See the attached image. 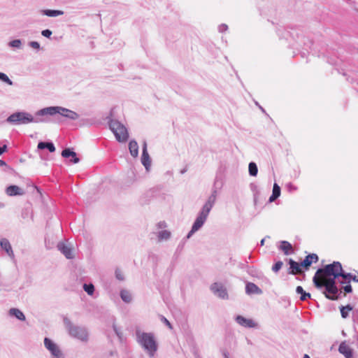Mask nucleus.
I'll list each match as a JSON object with an SVG mask.
<instances>
[{"label": "nucleus", "mask_w": 358, "mask_h": 358, "mask_svg": "<svg viewBox=\"0 0 358 358\" xmlns=\"http://www.w3.org/2000/svg\"><path fill=\"white\" fill-rule=\"evenodd\" d=\"M41 12L43 15H45L48 17H57L59 15H62L64 14V12L60 10L45 9L42 10Z\"/></svg>", "instance_id": "obj_28"}, {"label": "nucleus", "mask_w": 358, "mask_h": 358, "mask_svg": "<svg viewBox=\"0 0 358 358\" xmlns=\"http://www.w3.org/2000/svg\"><path fill=\"white\" fill-rule=\"evenodd\" d=\"M287 187L289 192L296 189V187L294 185H292L291 182H289L287 185Z\"/></svg>", "instance_id": "obj_49"}, {"label": "nucleus", "mask_w": 358, "mask_h": 358, "mask_svg": "<svg viewBox=\"0 0 358 358\" xmlns=\"http://www.w3.org/2000/svg\"><path fill=\"white\" fill-rule=\"evenodd\" d=\"M8 313L10 316L15 317L20 321H24L26 320L24 313L18 308H12L9 310Z\"/></svg>", "instance_id": "obj_26"}, {"label": "nucleus", "mask_w": 358, "mask_h": 358, "mask_svg": "<svg viewBox=\"0 0 358 358\" xmlns=\"http://www.w3.org/2000/svg\"><path fill=\"white\" fill-rule=\"evenodd\" d=\"M44 345L50 352L51 358H65V356L59 347L49 338H44Z\"/></svg>", "instance_id": "obj_7"}, {"label": "nucleus", "mask_w": 358, "mask_h": 358, "mask_svg": "<svg viewBox=\"0 0 358 358\" xmlns=\"http://www.w3.org/2000/svg\"><path fill=\"white\" fill-rule=\"evenodd\" d=\"M120 295L122 300L125 303H130L132 300L130 292L127 289H122Z\"/></svg>", "instance_id": "obj_31"}, {"label": "nucleus", "mask_w": 358, "mask_h": 358, "mask_svg": "<svg viewBox=\"0 0 358 358\" xmlns=\"http://www.w3.org/2000/svg\"><path fill=\"white\" fill-rule=\"evenodd\" d=\"M217 180H215L213 189H212L211 194L209 196L206 202L205 203V204L203 206V207L201 208V210H204L205 213H209L216 201L217 195Z\"/></svg>", "instance_id": "obj_8"}, {"label": "nucleus", "mask_w": 358, "mask_h": 358, "mask_svg": "<svg viewBox=\"0 0 358 358\" xmlns=\"http://www.w3.org/2000/svg\"><path fill=\"white\" fill-rule=\"evenodd\" d=\"M112 115L113 110L110 111V115L106 117L109 129L113 133L118 142H126L129 138V133L127 128L120 121L113 120Z\"/></svg>", "instance_id": "obj_4"}, {"label": "nucleus", "mask_w": 358, "mask_h": 358, "mask_svg": "<svg viewBox=\"0 0 358 358\" xmlns=\"http://www.w3.org/2000/svg\"><path fill=\"white\" fill-rule=\"evenodd\" d=\"M288 264L289 265L288 273L289 274H295L297 272L301 271V263H298L293 260L292 259H289L288 261Z\"/></svg>", "instance_id": "obj_22"}, {"label": "nucleus", "mask_w": 358, "mask_h": 358, "mask_svg": "<svg viewBox=\"0 0 358 358\" xmlns=\"http://www.w3.org/2000/svg\"><path fill=\"white\" fill-rule=\"evenodd\" d=\"M351 280H353L355 282H358V275H352Z\"/></svg>", "instance_id": "obj_53"}, {"label": "nucleus", "mask_w": 358, "mask_h": 358, "mask_svg": "<svg viewBox=\"0 0 358 358\" xmlns=\"http://www.w3.org/2000/svg\"><path fill=\"white\" fill-rule=\"evenodd\" d=\"M245 292L248 294H262L263 293L262 290L253 282L246 284Z\"/></svg>", "instance_id": "obj_21"}, {"label": "nucleus", "mask_w": 358, "mask_h": 358, "mask_svg": "<svg viewBox=\"0 0 358 358\" xmlns=\"http://www.w3.org/2000/svg\"><path fill=\"white\" fill-rule=\"evenodd\" d=\"M6 193L10 196H22L25 194L23 189L15 185H11L6 187Z\"/></svg>", "instance_id": "obj_15"}, {"label": "nucleus", "mask_w": 358, "mask_h": 358, "mask_svg": "<svg viewBox=\"0 0 358 358\" xmlns=\"http://www.w3.org/2000/svg\"><path fill=\"white\" fill-rule=\"evenodd\" d=\"M342 271V265L339 262H334L331 264L324 265L319 268L313 277L325 278L326 277L339 278L340 271Z\"/></svg>", "instance_id": "obj_6"}, {"label": "nucleus", "mask_w": 358, "mask_h": 358, "mask_svg": "<svg viewBox=\"0 0 358 358\" xmlns=\"http://www.w3.org/2000/svg\"><path fill=\"white\" fill-rule=\"evenodd\" d=\"M356 339H357L356 346L358 348V335L356 336Z\"/></svg>", "instance_id": "obj_59"}, {"label": "nucleus", "mask_w": 358, "mask_h": 358, "mask_svg": "<svg viewBox=\"0 0 358 358\" xmlns=\"http://www.w3.org/2000/svg\"><path fill=\"white\" fill-rule=\"evenodd\" d=\"M141 163L145 166L147 171L149 170L151 166V159L147 149V142L143 141L141 155Z\"/></svg>", "instance_id": "obj_14"}, {"label": "nucleus", "mask_w": 358, "mask_h": 358, "mask_svg": "<svg viewBox=\"0 0 358 358\" xmlns=\"http://www.w3.org/2000/svg\"><path fill=\"white\" fill-rule=\"evenodd\" d=\"M159 229H163L166 227V223L164 221H161L157 224Z\"/></svg>", "instance_id": "obj_48"}, {"label": "nucleus", "mask_w": 358, "mask_h": 358, "mask_svg": "<svg viewBox=\"0 0 358 358\" xmlns=\"http://www.w3.org/2000/svg\"><path fill=\"white\" fill-rule=\"evenodd\" d=\"M278 34L280 35V29H278Z\"/></svg>", "instance_id": "obj_62"}, {"label": "nucleus", "mask_w": 358, "mask_h": 358, "mask_svg": "<svg viewBox=\"0 0 358 358\" xmlns=\"http://www.w3.org/2000/svg\"><path fill=\"white\" fill-rule=\"evenodd\" d=\"M303 358H310L308 355H304Z\"/></svg>", "instance_id": "obj_60"}, {"label": "nucleus", "mask_w": 358, "mask_h": 358, "mask_svg": "<svg viewBox=\"0 0 358 358\" xmlns=\"http://www.w3.org/2000/svg\"><path fill=\"white\" fill-rule=\"evenodd\" d=\"M129 150L131 155L136 157L138 155V145L136 141L131 140L129 143Z\"/></svg>", "instance_id": "obj_25"}, {"label": "nucleus", "mask_w": 358, "mask_h": 358, "mask_svg": "<svg viewBox=\"0 0 358 358\" xmlns=\"http://www.w3.org/2000/svg\"><path fill=\"white\" fill-rule=\"evenodd\" d=\"M7 166V164L3 160L0 159V166Z\"/></svg>", "instance_id": "obj_54"}, {"label": "nucleus", "mask_w": 358, "mask_h": 358, "mask_svg": "<svg viewBox=\"0 0 358 358\" xmlns=\"http://www.w3.org/2000/svg\"><path fill=\"white\" fill-rule=\"evenodd\" d=\"M194 356H195V358H201L199 355L198 354V352H194Z\"/></svg>", "instance_id": "obj_57"}, {"label": "nucleus", "mask_w": 358, "mask_h": 358, "mask_svg": "<svg viewBox=\"0 0 358 358\" xmlns=\"http://www.w3.org/2000/svg\"><path fill=\"white\" fill-rule=\"evenodd\" d=\"M319 260L317 255L315 253L309 254L306 256L305 259L301 262L302 267L305 269H308L311 264L314 262L316 263Z\"/></svg>", "instance_id": "obj_17"}, {"label": "nucleus", "mask_w": 358, "mask_h": 358, "mask_svg": "<svg viewBox=\"0 0 358 358\" xmlns=\"http://www.w3.org/2000/svg\"><path fill=\"white\" fill-rule=\"evenodd\" d=\"M0 247H1V248L2 250H5L6 254L11 259H14L15 258V255H14V252L13 251L11 245H10L9 241L7 238H3L1 239V241H0Z\"/></svg>", "instance_id": "obj_19"}, {"label": "nucleus", "mask_w": 358, "mask_h": 358, "mask_svg": "<svg viewBox=\"0 0 358 358\" xmlns=\"http://www.w3.org/2000/svg\"><path fill=\"white\" fill-rule=\"evenodd\" d=\"M338 352L343 355L345 358H353V350L345 344V342H342L340 344Z\"/></svg>", "instance_id": "obj_20"}, {"label": "nucleus", "mask_w": 358, "mask_h": 358, "mask_svg": "<svg viewBox=\"0 0 358 358\" xmlns=\"http://www.w3.org/2000/svg\"><path fill=\"white\" fill-rule=\"evenodd\" d=\"M296 292L300 296V300L302 301H306L308 299H310V294L306 292L301 286H297L296 288Z\"/></svg>", "instance_id": "obj_29"}, {"label": "nucleus", "mask_w": 358, "mask_h": 358, "mask_svg": "<svg viewBox=\"0 0 358 358\" xmlns=\"http://www.w3.org/2000/svg\"><path fill=\"white\" fill-rule=\"evenodd\" d=\"M357 12H358V10H357Z\"/></svg>", "instance_id": "obj_63"}, {"label": "nucleus", "mask_w": 358, "mask_h": 358, "mask_svg": "<svg viewBox=\"0 0 358 358\" xmlns=\"http://www.w3.org/2000/svg\"><path fill=\"white\" fill-rule=\"evenodd\" d=\"M345 282H346L340 281V283H341V284H344V283H345Z\"/></svg>", "instance_id": "obj_61"}, {"label": "nucleus", "mask_w": 358, "mask_h": 358, "mask_svg": "<svg viewBox=\"0 0 358 358\" xmlns=\"http://www.w3.org/2000/svg\"><path fill=\"white\" fill-rule=\"evenodd\" d=\"M187 167L184 168L183 169H182L180 171V173L184 174L187 171Z\"/></svg>", "instance_id": "obj_55"}, {"label": "nucleus", "mask_w": 358, "mask_h": 358, "mask_svg": "<svg viewBox=\"0 0 358 358\" xmlns=\"http://www.w3.org/2000/svg\"><path fill=\"white\" fill-rule=\"evenodd\" d=\"M41 34L43 36L46 38H50L51 35L52 34V32L50 29H46L41 31Z\"/></svg>", "instance_id": "obj_45"}, {"label": "nucleus", "mask_w": 358, "mask_h": 358, "mask_svg": "<svg viewBox=\"0 0 358 358\" xmlns=\"http://www.w3.org/2000/svg\"><path fill=\"white\" fill-rule=\"evenodd\" d=\"M38 150L47 149L50 152H54L56 150L54 143L52 141H40L38 143Z\"/></svg>", "instance_id": "obj_23"}, {"label": "nucleus", "mask_w": 358, "mask_h": 358, "mask_svg": "<svg viewBox=\"0 0 358 358\" xmlns=\"http://www.w3.org/2000/svg\"><path fill=\"white\" fill-rule=\"evenodd\" d=\"M8 46L15 48H21L22 41L20 39H15L8 43Z\"/></svg>", "instance_id": "obj_38"}, {"label": "nucleus", "mask_w": 358, "mask_h": 358, "mask_svg": "<svg viewBox=\"0 0 358 358\" xmlns=\"http://www.w3.org/2000/svg\"><path fill=\"white\" fill-rule=\"evenodd\" d=\"M338 278L336 277H326L325 278H317L313 277V282L315 285V287L317 289H322L323 287L326 286H332V285H336V280Z\"/></svg>", "instance_id": "obj_9"}, {"label": "nucleus", "mask_w": 358, "mask_h": 358, "mask_svg": "<svg viewBox=\"0 0 358 358\" xmlns=\"http://www.w3.org/2000/svg\"><path fill=\"white\" fill-rule=\"evenodd\" d=\"M280 196V187L277 183H274L272 194L269 197V202L275 201Z\"/></svg>", "instance_id": "obj_27"}, {"label": "nucleus", "mask_w": 358, "mask_h": 358, "mask_svg": "<svg viewBox=\"0 0 358 358\" xmlns=\"http://www.w3.org/2000/svg\"><path fill=\"white\" fill-rule=\"evenodd\" d=\"M250 187H251V189L252 190V192H254V201L255 203L257 202V196H258V194H259V192L257 190V187L256 185L253 184V183H251L250 184Z\"/></svg>", "instance_id": "obj_41"}, {"label": "nucleus", "mask_w": 358, "mask_h": 358, "mask_svg": "<svg viewBox=\"0 0 358 358\" xmlns=\"http://www.w3.org/2000/svg\"><path fill=\"white\" fill-rule=\"evenodd\" d=\"M283 262L282 261H278L272 266V271L274 273H278L282 268Z\"/></svg>", "instance_id": "obj_39"}, {"label": "nucleus", "mask_w": 358, "mask_h": 358, "mask_svg": "<svg viewBox=\"0 0 358 358\" xmlns=\"http://www.w3.org/2000/svg\"><path fill=\"white\" fill-rule=\"evenodd\" d=\"M265 238H263L260 241V245L262 246L264 245Z\"/></svg>", "instance_id": "obj_56"}, {"label": "nucleus", "mask_w": 358, "mask_h": 358, "mask_svg": "<svg viewBox=\"0 0 358 358\" xmlns=\"http://www.w3.org/2000/svg\"><path fill=\"white\" fill-rule=\"evenodd\" d=\"M324 292H323L325 297L329 300L336 301L340 299L341 292L338 288L337 285L323 287Z\"/></svg>", "instance_id": "obj_10"}, {"label": "nucleus", "mask_w": 358, "mask_h": 358, "mask_svg": "<svg viewBox=\"0 0 358 358\" xmlns=\"http://www.w3.org/2000/svg\"><path fill=\"white\" fill-rule=\"evenodd\" d=\"M210 290L215 295L222 299H228L229 294L226 287L221 283L214 282L210 285Z\"/></svg>", "instance_id": "obj_11"}, {"label": "nucleus", "mask_w": 358, "mask_h": 358, "mask_svg": "<svg viewBox=\"0 0 358 358\" xmlns=\"http://www.w3.org/2000/svg\"><path fill=\"white\" fill-rule=\"evenodd\" d=\"M28 45L37 50L41 49L40 43L37 41H30L28 43Z\"/></svg>", "instance_id": "obj_43"}, {"label": "nucleus", "mask_w": 358, "mask_h": 358, "mask_svg": "<svg viewBox=\"0 0 358 358\" xmlns=\"http://www.w3.org/2000/svg\"><path fill=\"white\" fill-rule=\"evenodd\" d=\"M7 145H3V146H0V156L3 155L7 150Z\"/></svg>", "instance_id": "obj_51"}, {"label": "nucleus", "mask_w": 358, "mask_h": 358, "mask_svg": "<svg viewBox=\"0 0 358 358\" xmlns=\"http://www.w3.org/2000/svg\"><path fill=\"white\" fill-rule=\"evenodd\" d=\"M339 278L341 277L343 279L347 281L348 283H350L351 278L352 277V274L350 273H346L342 268V271H340Z\"/></svg>", "instance_id": "obj_35"}, {"label": "nucleus", "mask_w": 358, "mask_h": 358, "mask_svg": "<svg viewBox=\"0 0 358 358\" xmlns=\"http://www.w3.org/2000/svg\"><path fill=\"white\" fill-rule=\"evenodd\" d=\"M279 249L282 250L285 255H289L293 252L292 244L287 241H281L280 242Z\"/></svg>", "instance_id": "obj_24"}, {"label": "nucleus", "mask_w": 358, "mask_h": 358, "mask_svg": "<svg viewBox=\"0 0 358 358\" xmlns=\"http://www.w3.org/2000/svg\"><path fill=\"white\" fill-rule=\"evenodd\" d=\"M62 156L64 158H71L70 159L71 162L73 164H77L80 162V159L77 157V154L76 152L72 150L71 148H64L62 152Z\"/></svg>", "instance_id": "obj_18"}, {"label": "nucleus", "mask_w": 358, "mask_h": 358, "mask_svg": "<svg viewBox=\"0 0 358 358\" xmlns=\"http://www.w3.org/2000/svg\"><path fill=\"white\" fill-rule=\"evenodd\" d=\"M249 174L251 176H256L258 173V168L256 163L251 162L248 165Z\"/></svg>", "instance_id": "obj_33"}, {"label": "nucleus", "mask_w": 358, "mask_h": 358, "mask_svg": "<svg viewBox=\"0 0 358 358\" xmlns=\"http://www.w3.org/2000/svg\"><path fill=\"white\" fill-rule=\"evenodd\" d=\"M57 249L59 250L66 259H71L73 258V250L71 247L68 246L64 243H59L57 244Z\"/></svg>", "instance_id": "obj_16"}, {"label": "nucleus", "mask_w": 358, "mask_h": 358, "mask_svg": "<svg viewBox=\"0 0 358 358\" xmlns=\"http://www.w3.org/2000/svg\"><path fill=\"white\" fill-rule=\"evenodd\" d=\"M31 214L28 208H23L21 212V217L22 219H27L29 215Z\"/></svg>", "instance_id": "obj_42"}, {"label": "nucleus", "mask_w": 358, "mask_h": 358, "mask_svg": "<svg viewBox=\"0 0 358 358\" xmlns=\"http://www.w3.org/2000/svg\"><path fill=\"white\" fill-rule=\"evenodd\" d=\"M222 355L224 356V358H230L229 357V353L226 350H222Z\"/></svg>", "instance_id": "obj_52"}, {"label": "nucleus", "mask_w": 358, "mask_h": 358, "mask_svg": "<svg viewBox=\"0 0 358 358\" xmlns=\"http://www.w3.org/2000/svg\"><path fill=\"white\" fill-rule=\"evenodd\" d=\"M115 278L117 280H119L120 281L124 280V274L122 273V272L121 271V270L120 268L115 269Z\"/></svg>", "instance_id": "obj_40"}, {"label": "nucleus", "mask_w": 358, "mask_h": 358, "mask_svg": "<svg viewBox=\"0 0 358 358\" xmlns=\"http://www.w3.org/2000/svg\"><path fill=\"white\" fill-rule=\"evenodd\" d=\"M83 289L89 295H92L94 292V286L92 283H85L83 285Z\"/></svg>", "instance_id": "obj_37"}, {"label": "nucleus", "mask_w": 358, "mask_h": 358, "mask_svg": "<svg viewBox=\"0 0 358 358\" xmlns=\"http://www.w3.org/2000/svg\"><path fill=\"white\" fill-rule=\"evenodd\" d=\"M343 289L345 294H350L352 292V287L350 283L343 287Z\"/></svg>", "instance_id": "obj_46"}, {"label": "nucleus", "mask_w": 358, "mask_h": 358, "mask_svg": "<svg viewBox=\"0 0 358 358\" xmlns=\"http://www.w3.org/2000/svg\"><path fill=\"white\" fill-rule=\"evenodd\" d=\"M64 324L69 334L75 338L82 341H87L88 331L84 327L74 325L71 321L66 317H64Z\"/></svg>", "instance_id": "obj_5"}, {"label": "nucleus", "mask_w": 358, "mask_h": 358, "mask_svg": "<svg viewBox=\"0 0 358 358\" xmlns=\"http://www.w3.org/2000/svg\"><path fill=\"white\" fill-rule=\"evenodd\" d=\"M171 235V234L169 231H167V230L160 231H159L158 235H157L158 240H159V241H162L164 240L166 241L170 238Z\"/></svg>", "instance_id": "obj_32"}, {"label": "nucleus", "mask_w": 358, "mask_h": 358, "mask_svg": "<svg viewBox=\"0 0 358 358\" xmlns=\"http://www.w3.org/2000/svg\"><path fill=\"white\" fill-rule=\"evenodd\" d=\"M0 80L8 84V85H13V82L8 78V76L6 73L3 72H0Z\"/></svg>", "instance_id": "obj_36"}, {"label": "nucleus", "mask_w": 358, "mask_h": 358, "mask_svg": "<svg viewBox=\"0 0 358 358\" xmlns=\"http://www.w3.org/2000/svg\"><path fill=\"white\" fill-rule=\"evenodd\" d=\"M208 214V213H205L204 210H201L192 226L194 230L199 231L202 227L207 220Z\"/></svg>", "instance_id": "obj_13"}, {"label": "nucleus", "mask_w": 358, "mask_h": 358, "mask_svg": "<svg viewBox=\"0 0 358 358\" xmlns=\"http://www.w3.org/2000/svg\"><path fill=\"white\" fill-rule=\"evenodd\" d=\"M136 341L147 352L150 357H153L158 350V343L153 333L141 332L136 331Z\"/></svg>", "instance_id": "obj_1"}, {"label": "nucleus", "mask_w": 358, "mask_h": 358, "mask_svg": "<svg viewBox=\"0 0 358 358\" xmlns=\"http://www.w3.org/2000/svg\"><path fill=\"white\" fill-rule=\"evenodd\" d=\"M113 329L117 336L118 337L120 341L122 343L124 340V337L123 333L119 329V328L116 326L115 324H113Z\"/></svg>", "instance_id": "obj_34"}, {"label": "nucleus", "mask_w": 358, "mask_h": 358, "mask_svg": "<svg viewBox=\"0 0 358 358\" xmlns=\"http://www.w3.org/2000/svg\"><path fill=\"white\" fill-rule=\"evenodd\" d=\"M341 315L343 318H347L349 316V312L353 309L352 306L348 304L346 306H341L339 307Z\"/></svg>", "instance_id": "obj_30"}, {"label": "nucleus", "mask_w": 358, "mask_h": 358, "mask_svg": "<svg viewBox=\"0 0 358 358\" xmlns=\"http://www.w3.org/2000/svg\"><path fill=\"white\" fill-rule=\"evenodd\" d=\"M220 32L225 31L228 29V26L226 24H222L218 27Z\"/></svg>", "instance_id": "obj_47"}, {"label": "nucleus", "mask_w": 358, "mask_h": 358, "mask_svg": "<svg viewBox=\"0 0 358 358\" xmlns=\"http://www.w3.org/2000/svg\"><path fill=\"white\" fill-rule=\"evenodd\" d=\"M260 110L263 112V113H266L265 110L264 109V108H262L261 106H259Z\"/></svg>", "instance_id": "obj_58"}, {"label": "nucleus", "mask_w": 358, "mask_h": 358, "mask_svg": "<svg viewBox=\"0 0 358 358\" xmlns=\"http://www.w3.org/2000/svg\"><path fill=\"white\" fill-rule=\"evenodd\" d=\"M59 113L63 117L69 118L70 120H77L79 117V115L75 111L71 110L68 108H63L61 106H50L42 108L36 112V116H47V115H55Z\"/></svg>", "instance_id": "obj_3"}, {"label": "nucleus", "mask_w": 358, "mask_h": 358, "mask_svg": "<svg viewBox=\"0 0 358 358\" xmlns=\"http://www.w3.org/2000/svg\"><path fill=\"white\" fill-rule=\"evenodd\" d=\"M45 116H36L35 115V117L28 112L25 111H17L13 113L10 115H9L6 122L11 124H26L31 122L39 123L47 122L48 120Z\"/></svg>", "instance_id": "obj_2"}, {"label": "nucleus", "mask_w": 358, "mask_h": 358, "mask_svg": "<svg viewBox=\"0 0 358 358\" xmlns=\"http://www.w3.org/2000/svg\"><path fill=\"white\" fill-rule=\"evenodd\" d=\"M160 320L169 329H173V327L171 324V322L163 315H160Z\"/></svg>", "instance_id": "obj_44"}, {"label": "nucleus", "mask_w": 358, "mask_h": 358, "mask_svg": "<svg viewBox=\"0 0 358 358\" xmlns=\"http://www.w3.org/2000/svg\"><path fill=\"white\" fill-rule=\"evenodd\" d=\"M197 231L196 229L194 230V228L192 227L191 230L188 232L186 238L187 239L190 238V237L195 233Z\"/></svg>", "instance_id": "obj_50"}, {"label": "nucleus", "mask_w": 358, "mask_h": 358, "mask_svg": "<svg viewBox=\"0 0 358 358\" xmlns=\"http://www.w3.org/2000/svg\"><path fill=\"white\" fill-rule=\"evenodd\" d=\"M235 321L241 326L246 328H257L258 324L253 320L246 318L242 315H236L235 317Z\"/></svg>", "instance_id": "obj_12"}]
</instances>
